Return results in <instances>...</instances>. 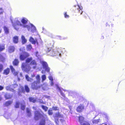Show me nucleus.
Returning a JSON list of instances; mask_svg holds the SVG:
<instances>
[{"mask_svg":"<svg viewBox=\"0 0 125 125\" xmlns=\"http://www.w3.org/2000/svg\"><path fill=\"white\" fill-rule=\"evenodd\" d=\"M41 72L43 74L44 73V70H42V71Z\"/></svg>","mask_w":125,"mask_h":125,"instance_id":"603ef678","label":"nucleus"},{"mask_svg":"<svg viewBox=\"0 0 125 125\" xmlns=\"http://www.w3.org/2000/svg\"><path fill=\"white\" fill-rule=\"evenodd\" d=\"M79 121L80 122L81 125L83 123L84 121V118L81 116H79Z\"/></svg>","mask_w":125,"mask_h":125,"instance_id":"a211bd4d","label":"nucleus"},{"mask_svg":"<svg viewBox=\"0 0 125 125\" xmlns=\"http://www.w3.org/2000/svg\"><path fill=\"white\" fill-rule=\"evenodd\" d=\"M25 105H23L21 104V110H24L25 108Z\"/></svg>","mask_w":125,"mask_h":125,"instance_id":"ea45409f","label":"nucleus"},{"mask_svg":"<svg viewBox=\"0 0 125 125\" xmlns=\"http://www.w3.org/2000/svg\"><path fill=\"white\" fill-rule=\"evenodd\" d=\"M100 119H98L96 120H94L92 121L93 123L94 124H98L100 121Z\"/></svg>","mask_w":125,"mask_h":125,"instance_id":"2f4dec72","label":"nucleus"},{"mask_svg":"<svg viewBox=\"0 0 125 125\" xmlns=\"http://www.w3.org/2000/svg\"><path fill=\"white\" fill-rule=\"evenodd\" d=\"M55 122L56 124H58V123L59 122L58 119H55Z\"/></svg>","mask_w":125,"mask_h":125,"instance_id":"c03bdc74","label":"nucleus"},{"mask_svg":"<svg viewBox=\"0 0 125 125\" xmlns=\"http://www.w3.org/2000/svg\"><path fill=\"white\" fill-rule=\"evenodd\" d=\"M10 69L11 72L12 73H13L14 74H15V75H17L18 73L17 72H15V70L13 67V66L12 65H10Z\"/></svg>","mask_w":125,"mask_h":125,"instance_id":"2eb2a0df","label":"nucleus"},{"mask_svg":"<svg viewBox=\"0 0 125 125\" xmlns=\"http://www.w3.org/2000/svg\"><path fill=\"white\" fill-rule=\"evenodd\" d=\"M20 74L21 76H22V74L21 73H20Z\"/></svg>","mask_w":125,"mask_h":125,"instance_id":"bf43d9fd","label":"nucleus"},{"mask_svg":"<svg viewBox=\"0 0 125 125\" xmlns=\"http://www.w3.org/2000/svg\"><path fill=\"white\" fill-rule=\"evenodd\" d=\"M42 85L40 83L34 81L31 83V88L33 90H38L41 88Z\"/></svg>","mask_w":125,"mask_h":125,"instance_id":"7ed1b4c3","label":"nucleus"},{"mask_svg":"<svg viewBox=\"0 0 125 125\" xmlns=\"http://www.w3.org/2000/svg\"><path fill=\"white\" fill-rule=\"evenodd\" d=\"M52 110L54 111H58L59 110V108L56 106H53L52 107Z\"/></svg>","mask_w":125,"mask_h":125,"instance_id":"c9c22d12","label":"nucleus"},{"mask_svg":"<svg viewBox=\"0 0 125 125\" xmlns=\"http://www.w3.org/2000/svg\"><path fill=\"white\" fill-rule=\"evenodd\" d=\"M13 41L15 43H17L19 42L18 37L17 36H15L13 37Z\"/></svg>","mask_w":125,"mask_h":125,"instance_id":"f3484780","label":"nucleus"},{"mask_svg":"<svg viewBox=\"0 0 125 125\" xmlns=\"http://www.w3.org/2000/svg\"><path fill=\"white\" fill-rule=\"evenodd\" d=\"M33 109L34 110H36L37 109L36 108L35 106H33L32 107Z\"/></svg>","mask_w":125,"mask_h":125,"instance_id":"3c124183","label":"nucleus"},{"mask_svg":"<svg viewBox=\"0 0 125 125\" xmlns=\"http://www.w3.org/2000/svg\"><path fill=\"white\" fill-rule=\"evenodd\" d=\"M42 81L43 82L46 79V77L45 75H43L42 76Z\"/></svg>","mask_w":125,"mask_h":125,"instance_id":"e433bc0d","label":"nucleus"},{"mask_svg":"<svg viewBox=\"0 0 125 125\" xmlns=\"http://www.w3.org/2000/svg\"><path fill=\"white\" fill-rule=\"evenodd\" d=\"M29 31H30L32 32H35L36 30V28L35 26L32 24L30 23L28 25V26L26 28Z\"/></svg>","mask_w":125,"mask_h":125,"instance_id":"423d86ee","label":"nucleus"},{"mask_svg":"<svg viewBox=\"0 0 125 125\" xmlns=\"http://www.w3.org/2000/svg\"><path fill=\"white\" fill-rule=\"evenodd\" d=\"M49 80L51 81L52 83V85H53V83L52 81H53V79L52 77L51 76H49Z\"/></svg>","mask_w":125,"mask_h":125,"instance_id":"58836bf2","label":"nucleus"},{"mask_svg":"<svg viewBox=\"0 0 125 125\" xmlns=\"http://www.w3.org/2000/svg\"><path fill=\"white\" fill-rule=\"evenodd\" d=\"M48 114L49 115H52L53 114L52 110H49L48 111Z\"/></svg>","mask_w":125,"mask_h":125,"instance_id":"4c0bfd02","label":"nucleus"},{"mask_svg":"<svg viewBox=\"0 0 125 125\" xmlns=\"http://www.w3.org/2000/svg\"><path fill=\"white\" fill-rule=\"evenodd\" d=\"M65 17L66 18H68L69 17V15H67V12H65L64 14Z\"/></svg>","mask_w":125,"mask_h":125,"instance_id":"79ce46f5","label":"nucleus"},{"mask_svg":"<svg viewBox=\"0 0 125 125\" xmlns=\"http://www.w3.org/2000/svg\"><path fill=\"white\" fill-rule=\"evenodd\" d=\"M57 89L59 90L60 92L61 95L64 98L65 97V96L62 90L58 86L57 87Z\"/></svg>","mask_w":125,"mask_h":125,"instance_id":"4be33fe9","label":"nucleus"},{"mask_svg":"<svg viewBox=\"0 0 125 125\" xmlns=\"http://www.w3.org/2000/svg\"><path fill=\"white\" fill-rule=\"evenodd\" d=\"M4 89V87L1 85H0V91Z\"/></svg>","mask_w":125,"mask_h":125,"instance_id":"09e8293b","label":"nucleus"},{"mask_svg":"<svg viewBox=\"0 0 125 125\" xmlns=\"http://www.w3.org/2000/svg\"><path fill=\"white\" fill-rule=\"evenodd\" d=\"M35 76V75L34 74L32 75L31 76V77H33Z\"/></svg>","mask_w":125,"mask_h":125,"instance_id":"864d4df0","label":"nucleus"},{"mask_svg":"<svg viewBox=\"0 0 125 125\" xmlns=\"http://www.w3.org/2000/svg\"><path fill=\"white\" fill-rule=\"evenodd\" d=\"M10 72V69L7 68L4 70L3 74L4 75H7L9 74Z\"/></svg>","mask_w":125,"mask_h":125,"instance_id":"ddd939ff","label":"nucleus"},{"mask_svg":"<svg viewBox=\"0 0 125 125\" xmlns=\"http://www.w3.org/2000/svg\"><path fill=\"white\" fill-rule=\"evenodd\" d=\"M25 92V90H24V88L23 87H22L21 88V92L23 93H24Z\"/></svg>","mask_w":125,"mask_h":125,"instance_id":"a18cd8bd","label":"nucleus"},{"mask_svg":"<svg viewBox=\"0 0 125 125\" xmlns=\"http://www.w3.org/2000/svg\"><path fill=\"white\" fill-rule=\"evenodd\" d=\"M20 104V102H16L15 105V107L16 108H19Z\"/></svg>","mask_w":125,"mask_h":125,"instance_id":"f704fd0d","label":"nucleus"},{"mask_svg":"<svg viewBox=\"0 0 125 125\" xmlns=\"http://www.w3.org/2000/svg\"><path fill=\"white\" fill-rule=\"evenodd\" d=\"M84 109V106L83 104H81L76 108L77 111L79 113L81 112Z\"/></svg>","mask_w":125,"mask_h":125,"instance_id":"1a4fd4ad","label":"nucleus"},{"mask_svg":"<svg viewBox=\"0 0 125 125\" xmlns=\"http://www.w3.org/2000/svg\"><path fill=\"white\" fill-rule=\"evenodd\" d=\"M26 112L27 114V116L28 117H30L32 116V115L30 110L28 108H27Z\"/></svg>","mask_w":125,"mask_h":125,"instance_id":"6ab92c4d","label":"nucleus"},{"mask_svg":"<svg viewBox=\"0 0 125 125\" xmlns=\"http://www.w3.org/2000/svg\"><path fill=\"white\" fill-rule=\"evenodd\" d=\"M105 25H106V26H107V25H108V24L107 22L106 23Z\"/></svg>","mask_w":125,"mask_h":125,"instance_id":"13d9d810","label":"nucleus"},{"mask_svg":"<svg viewBox=\"0 0 125 125\" xmlns=\"http://www.w3.org/2000/svg\"><path fill=\"white\" fill-rule=\"evenodd\" d=\"M25 77L26 79L28 81L31 82L32 81H33V79L29 77V76L27 75H25Z\"/></svg>","mask_w":125,"mask_h":125,"instance_id":"393cba45","label":"nucleus"},{"mask_svg":"<svg viewBox=\"0 0 125 125\" xmlns=\"http://www.w3.org/2000/svg\"><path fill=\"white\" fill-rule=\"evenodd\" d=\"M25 62L29 63L30 62V64L33 66L32 68L33 69H35L37 67V63L36 61L34 60H32V57L28 58L25 60Z\"/></svg>","mask_w":125,"mask_h":125,"instance_id":"20e7f679","label":"nucleus"},{"mask_svg":"<svg viewBox=\"0 0 125 125\" xmlns=\"http://www.w3.org/2000/svg\"><path fill=\"white\" fill-rule=\"evenodd\" d=\"M12 101H8L5 102V105L6 106H8L11 104L12 103Z\"/></svg>","mask_w":125,"mask_h":125,"instance_id":"a878e982","label":"nucleus"},{"mask_svg":"<svg viewBox=\"0 0 125 125\" xmlns=\"http://www.w3.org/2000/svg\"><path fill=\"white\" fill-rule=\"evenodd\" d=\"M27 47H31V45H29V46H28Z\"/></svg>","mask_w":125,"mask_h":125,"instance_id":"4d7b16f0","label":"nucleus"},{"mask_svg":"<svg viewBox=\"0 0 125 125\" xmlns=\"http://www.w3.org/2000/svg\"><path fill=\"white\" fill-rule=\"evenodd\" d=\"M24 89L25 91L27 93H29L30 92V89L27 85H25Z\"/></svg>","mask_w":125,"mask_h":125,"instance_id":"b1692460","label":"nucleus"},{"mask_svg":"<svg viewBox=\"0 0 125 125\" xmlns=\"http://www.w3.org/2000/svg\"><path fill=\"white\" fill-rule=\"evenodd\" d=\"M74 7L77 9V10H75V12L80 13V15H82L83 12L82 10L83 7L82 6H79V5H75Z\"/></svg>","mask_w":125,"mask_h":125,"instance_id":"6e6552de","label":"nucleus"},{"mask_svg":"<svg viewBox=\"0 0 125 125\" xmlns=\"http://www.w3.org/2000/svg\"><path fill=\"white\" fill-rule=\"evenodd\" d=\"M42 100L41 99H40V102L41 103H42Z\"/></svg>","mask_w":125,"mask_h":125,"instance_id":"6e6d98bb","label":"nucleus"},{"mask_svg":"<svg viewBox=\"0 0 125 125\" xmlns=\"http://www.w3.org/2000/svg\"><path fill=\"white\" fill-rule=\"evenodd\" d=\"M29 101L30 102H32L33 103H34L36 101V99L34 97H29Z\"/></svg>","mask_w":125,"mask_h":125,"instance_id":"aec40b11","label":"nucleus"},{"mask_svg":"<svg viewBox=\"0 0 125 125\" xmlns=\"http://www.w3.org/2000/svg\"><path fill=\"white\" fill-rule=\"evenodd\" d=\"M3 69V66L2 64H0V73L2 71Z\"/></svg>","mask_w":125,"mask_h":125,"instance_id":"a19ab883","label":"nucleus"},{"mask_svg":"<svg viewBox=\"0 0 125 125\" xmlns=\"http://www.w3.org/2000/svg\"><path fill=\"white\" fill-rule=\"evenodd\" d=\"M29 40L30 42L33 44L35 45L36 44L37 45H38V44L37 40L36 39H34L32 37H30Z\"/></svg>","mask_w":125,"mask_h":125,"instance_id":"9d476101","label":"nucleus"},{"mask_svg":"<svg viewBox=\"0 0 125 125\" xmlns=\"http://www.w3.org/2000/svg\"><path fill=\"white\" fill-rule=\"evenodd\" d=\"M34 118L36 121H38L41 118H43L40 122V125H45V120L43 118H44L45 116H46V115H44L42 112V114L39 111H34Z\"/></svg>","mask_w":125,"mask_h":125,"instance_id":"f03ea898","label":"nucleus"},{"mask_svg":"<svg viewBox=\"0 0 125 125\" xmlns=\"http://www.w3.org/2000/svg\"><path fill=\"white\" fill-rule=\"evenodd\" d=\"M14 47H10L9 49V51L10 52H12L14 50Z\"/></svg>","mask_w":125,"mask_h":125,"instance_id":"72a5a7b5","label":"nucleus"},{"mask_svg":"<svg viewBox=\"0 0 125 125\" xmlns=\"http://www.w3.org/2000/svg\"><path fill=\"white\" fill-rule=\"evenodd\" d=\"M102 39H103L104 38V36H103L102 37Z\"/></svg>","mask_w":125,"mask_h":125,"instance_id":"052dcab7","label":"nucleus"},{"mask_svg":"<svg viewBox=\"0 0 125 125\" xmlns=\"http://www.w3.org/2000/svg\"><path fill=\"white\" fill-rule=\"evenodd\" d=\"M45 70L46 71H47V72H49V71H50V69L48 67V66H47L46 68H45Z\"/></svg>","mask_w":125,"mask_h":125,"instance_id":"37998d69","label":"nucleus"},{"mask_svg":"<svg viewBox=\"0 0 125 125\" xmlns=\"http://www.w3.org/2000/svg\"><path fill=\"white\" fill-rule=\"evenodd\" d=\"M41 107L42 109L45 112L47 111L48 109V107L47 106H45L44 105H42L41 106Z\"/></svg>","mask_w":125,"mask_h":125,"instance_id":"473e14b6","label":"nucleus"},{"mask_svg":"<svg viewBox=\"0 0 125 125\" xmlns=\"http://www.w3.org/2000/svg\"><path fill=\"white\" fill-rule=\"evenodd\" d=\"M13 87L14 88H15L18 86V85L16 84H14L12 85Z\"/></svg>","mask_w":125,"mask_h":125,"instance_id":"49530a36","label":"nucleus"},{"mask_svg":"<svg viewBox=\"0 0 125 125\" xmlns=\"http://www.w3.org/2000/svg\"><path fill=\"white\" fill-rule=\"evenodd\" d=\"M6 90L7 91H10L12 92H14L15 91L13 89L11 88L9 86H7L6 87Z\"/></svg>","mask_w":125,"mask_h":125,"instance_id":"412c9836","label":"nucleus"},{"mask_svg":"<svg viewBox=\"0 0 125 125\" xmlns=\"http://www.w3.org/2000/svg\"><path fill=\"white\" fill-rule=\"evenodd\" d=\"M10 20L13 27L17 31H18L20 27L26 28L28 25L27 24L28 20L24 17L22 18L21 19V22L19 21L18 18L15 19L14 23L13 22L11 19Z\"/></svg>","mask_w":125,"mask_h":125,"instance_id":"f257e3e1","label":"nucleus"},{"mask_svg":"<svg viewBox=\"0 0 125 125\" xmlns=\"http://www.w3.org/2000/svg\"><path fill=\"white\" fill-rule=\"evenodd\" d=\"M42 29H43V31H44V30H45V29H44V28L43 27V28H42Z\"/></svg>","mask_w":125,"mask_h":125,"instance_id":"e2e57ef3","label":"nucleus"},{"mask_svg":"<svg viewBox=\"0 0 125 125\" xmlns=\"http://www.w3.org/2000/svg\"><path fill=\"white\" fill-rule=\"evenodd\" d=\"M3 12V10L2 8H0V14H2Z\"/></svg>","mask_w":125,"mask_h":125,"instance_id":"de8ad7c7","label":"nucleus"},{"mask_svg":"<svg viewBox=\"0 0 125 125\" xmlns=\"http://www.w3.org/2000/svg\"><path fill=\"white\" fill-rule=\"evenodd\" d=\"M23 51H22L21 48H20V51L22 52H23L22 54H21L20 56V59L21 61L24 60L30 56L29 54L28 53L25 52H23V51L25 50L24 49H23Z\"/></svg>","mask_w":125,"mask_h":125,"instance_id":"39448f33","label":"nucleus"},{"mask_svg":"<svg viewBox=\"0 0 125 125\" xmlns=\"http://www.w3.org/2000/svg\"><path fill=\"white\" fill-rule=\"evenodd\" d=\"M4 29L5 33L7 34L9 33V30L7 27L5 26L4 27Z\"/></svg>","mask_w":125,"mask_h":125,"instance_id":"7c9ffc66","label":"nucleus"},{"mask_svg":"<svg viewBox=\"0 0 125 125\" xmlns=\"http://www.w3.org/2000/svg\"><path fill=\"white\" fill-rule=\"evenodd\" d=\"M2 31V29L0 27V33H1Z\"/></svg>","mask_w":125,"mask_h":125,"instance_id":"5fc2aeb1","label":"nucleus"},{"mask_svg":"<svg viewBox=\"0 0 125 125\" xmlns=\"http://www.w3.org/2000/svg\"><path fill=\"white\" fill-rule=\"evenodd\" d=\"M21 68L22 69L27 72H29L31 69V67L30 65L26 64L25 63H22Z\"/></svg>","mask_w":125,"mask_h":125,"instance_id":"0eeeda50","label":"nucleus"},{"mask_svg":"<svg viewBox=\"0 0 125 125\" xmlns=\"http://www.w3.org/2000/svg\"><path fill=\"white\" fill-rule=\"evenodd\" d=\"M4 47H0V52L4 49Z\"/></svg>","mask_w":125,"mask_h":125,"instance_id":"8fccbe9b","label":"nucleus"},{"mask_svg":"<svg viewBox=\"0 0 125 125\" xmlns=\"http://www.w3.org/2000/svg\"><path fill=\"white\" fill-rule=\"evenodd\" d=\"M21 40L22 44H24L27 42V40L23 35H22L21 36Z\"/></svg>","mask_w":125,"mask_h":125,"instance_id":"dca6fc26","label":"nucleus"},{"mask_svg":"<svg viewBox=\"0 0 125 125\" xmlns=\"http://www.w3.org/2000/svg\"><path fill=\"white\" fill-rule=\"evenodd\" d=\"M19 63L18 60L15 59L12 62V64L14 66H17L18 65Z\"/></svg>","mask_w":125,"mask_h":125,"instance_id":"4468645a","label":"nucleus"},{"mask_svg":"<svg viewBox=\"0 0 125 125\" xmlns=\"http://www.w3.org/2000/svg\"><path fill=\"white\" fill-rule=\"evenodd\" d=\"M36 81L37 82H38V83H41L40 81L41 79L40 78V75H37L36 76Z\"/></svg>","mask_w":125,"mask_h":125,"instance_id":"cd10ccee","label":"nucleus"},{"mask_svg":"<svg viewBox=\"0 0 125 125\" xmlns=\"http://www.w3.org/2000/svg\"><path fill=\"white\" fill-rule=\"evenodd\" d=\"M20 92H19V93H19V94H19V95H20Z\"/></svg>","mask_w":125,"mask_h":125,"instance_id":"680f3d73","label":"nucleus"},{"mask_svg":"<svg viewBox=\"0 0 125 125\" xmlns=\"http://www.w3.org/2000/svg\"><path fill=\"white\" fill-rule=\"evenodd\" d=\"M81 125H91L89 121L84 120Z\"/></svg>","mask_w":125,"mask_h":125,"instance_id":"c756f323","label":"nucleus"},{"mask_svg":"<svg viewBox=\"0 0 125 125\" xmlns=\"http://www.w3.org/2000/svg\"><path fill=\"white\" fill-rule=\"evenodd\" d=\"M4 97L6 99H8L11 98L12 95L10 93H6L4 95Z\"/></svg>","mask_w":125,"mask_h":125,"instance_id":"f8f14e48","label":"nucleus"},{"mask_svg":"<svg viewBox=\"0 0 125 125\" xmlns=\"http://www.w3.org/2000/svg\"><path fill=\"white\" fill-rule=\"evenodd\" d=\"M5 60V58L1 54H0V61L4 62Z\"/></svg>","mask_w":125,"mask_h":125,"instance_id":"bb28decb","label":"nucleus"},{"mask_svg":"<svg viewBox=\"0 0 125 125\" xmlns=\"http://www.w3.org/2000/svg\"><path fill=\"white\" fill-rule=\"evenodd\" d=\"M42 64L43 67V68L44 69L45 68H46L48 66L47 63L45 62H42Z\"/></svg>","mask_w":125,"mask_h":125,"instance_id":"c85d7f7f","label":"nucleus"},{"mask_svg":"<svg viewBox=\"0 0 125 125\" xmlns=\"http://www.w3.org/2000/svg\"><path fill=\"white\" fill-rule=\"evenodd\" d=\"M55 115V116H53L54 119H55L56 118H62L63 117V115L61 114L59 112L56 113Z\"/></svg>","mask_w":125,"mask_h":125,"instance_id":"9b49d317","label":"nucleus"},{"mask_svg":"<svg viewBox=\"0 0 125 125\" xmlns=\"http://www.w3.org/2000/svg\"><path fill=\"white\" fill-rule=\"evenodd\" d=\"M56 38L60 40L66 39L67 38V37H62L60 36H57L56 37Z\"/></svg>","mask_w":125,"mask_h":125,"instance_id":"5701e85b","label":"nucleus"}]
</instances>
